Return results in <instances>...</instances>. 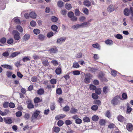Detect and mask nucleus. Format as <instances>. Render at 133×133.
<instances>
[{
	"label": "nucleus",
	"mask_w": 133,
	"mask_h": 133,
	"mask_svg": "<svg viewBox=\"0 0 133 133\" xmlns=\"http://www.w3.org/2000/svg\"><path fill=\"white\" fill-rule=\"evenodd\" d=\"M99 119L98 117V116L94 115L93 116L92 118V119L94 121H98Z\"/></svg>",
	"instance_id": "7c9ffc66"
},
{
	"label": "nucleus",
	"mask_w": 133,
	"mask_h": 133,
	"mask_svg": "<svg viewBox=\"0 0 133 133\" xmlns=\"http://www.w3.org/2000/svg\"><path fill=\"white\" fill-rule=\"evenodd\" d=\"M65 123L67 125H70L72 123V122L70 120H67L65 122Z\"/></svg>",
	"instance_id": "8fccbe9b"
},
{
	"label": "nucleus",
	"mask_w": 133,
	"mask_h": 133,
	"mask_svg": "<svg viewBox=\"0 0 133 133\" xmlns=\"http://www.w3.org/2000/svg\"><path fill=\"white\" fill-rule=\"evenodd\" d=\"M55 72L57 75L60 74L62 72V69L61 68H57L55 70Z\"/></svg>",
	"instance_id": "412c9836"
},
{
	"label": "nucleus",
	"mask_w": 133,
	"mask_h": 133,
	"mask_svg": "<svg viewBox=\"0 0 133 133\" xmlns=\"http://www.w3.org/2000/svg\"><path fill=\"white\" fill-rule=\"evenodd\" d=\"M50 53H57L58 51L56 47H54L51 49L49 50Z\"/></svg>",
	"instance_id": "f8f14e48"
},
{
	"label": "nucleus",
	"mask_w": 133,
	"mask_h": 133,
	"mask_svg": "<svg viewBox=\"0 0 133 133\" xmlns=\"http://www.w3.org/2000/svg\"><path fill=\"white\" fill-rule=\"evenodd\" d=\"M82 12L85 14L88 15L89 14V10L87 8H83L82 9Z\"/></svg>",
	"instance_id": "4be33fe9"
},
{
	"label": "nucleus",
	"mask_w": 133,
	"mask_h": 133,
	"mask_svg": "<svg viewBox=\"0 0 133 133\" xmlns=\"http://www.w3.org/2000/svg\"><path fill=\"white\" fill-rule=\"evenodd\" d=\"M68 15L69 17L71 18L74 16V14L72 12L70 11L68 13Z\"/></svg>",
	"instance_id": "a18cd8bd"
},
{
	"label": "nucleus",
	"mask_w": 133,
	"mask_h": 133,
	"mask_svg": "<svg viewBox=\"0 0 133 133\" xmlns=\"http://www.w3.org/2000/svg\"><path fill=\"white\" fill-rule=\"evenodd\" d=\"M30 24L32 26L34 27L36 26V23L35 21H32L30 22Z\"/></svg>",
	"instance_id": "bf43d9fd"
},
{
	"label": "nucleus",
	"mask_w": 133,
	"mask_h": 133,
	"mask_svg": "<svg viewBox=\"0 0 133 133\" xmlns=\"http://www.w3.org/2000/svg\"><path fill=\"white\" fill-rule=\"evenodd\" d=\"M60 130V128L58 127H56L53 128V131L56 132H58Z\"/></svg>",
	"instance_id": "6e6d98bb"
},
{
	"label": "nucleus",
	"mask_w": 133,
	"mask_h": 133,
	"mask_svg": "<svg viewBox=\"0 0 133 133\" xmlns=\"http://www.w3.org/2000/svg\"><path fill=\"white\" fill-rule=\"evenodd\" d=\"M64 124L63 121L62 120H59L57 122V125L59 127L62 126Z\"/></svg>",
	"instance_id": "680f3d73"
},
{
	"label": "nucleus",
	"mask_w": 133,
	"mask_h": 133,
	"mask_svg": "<svg viewBox=\"0 0 133 133\" xmlns=\"http://www.w3.org/2000/svg\"><path fill=\"white\" fill-rule=\"evenodd\" d=\"M83 121L84 122H89L90 121V119L87 116L84 117L83 118Z\"/></svg>",
	"instance_id": "72a5a7b5"
},
{
	"label": "nucleus",
	"mask_w": 133,
	"mask_h": 133,
	"mask_svg": "<svg viewBox=\"0 0 133 133\" xmlns=\"http://www.w3.org/2000/svg\"><path fill=\"white\" fill-rule=\"evenodd\" d=\"M13 33L14 35V39L16 40H18L20 38L19 32L17 30H14L13 31Z\"/></svg>",
	"instance_id": "7ed1b4c3"
},
{
	"label": "nucleus",
	"mask_w": 133,
	"mask_h": 133,
	"mask_svg": "<svg viewBox=\"0 0 133 133\" xmlns=\"http://www.w3.org/2000/svg\"><path fill=\"white\" fill-rule=\"evenodd\" d=\"M39 111H36L32 115V118L34 119L36 118L39 115Z\"/></svg>",
	"instance_id": "a211bd4d"
},
{
	"label": "nucleus",
	"mask_w": 133,
	"mask_h": 133,
	"mask_svg": "<svg viewBox=\"0 0 133 133\" xmlns=\"http://www.w3.org/2000/svg\"><path fill=\"white\" fill-rule=\"evenodd\" d=\"M58 18L57 17L55 16H52L51 18V20L53 22H56L58 20Z\"/></svg>",
	"instance_id": "473e14b6"
},
{
	"label": "nucleus",
	"mask_w": 133,
	"mask_h": 133,
	"mask_svg": "<svg viewBox=\"0 0 133 133\" xmlns=\"http://www.w3.org/2000/svg\"><path fill=\"white\" fill-rule=\"evenodd\" d=\"M94 103V104H97L98 105H99L101 104V101L99 100H95Z\"/></svg>",
	"instance_id": "864d4df0"
},
{
	"label": "nucleus",
	"mask_w": 133,
	"mask_h": 133,
	"mask_svg": "<svg viewBox=\"0 0 133 133\" xmlns=\"http://www.w3.org/2000/svg\"><path fill=\"white\" fill-rule=\"evenodd\" d=\"M14 42V40L12 38H10L8 39L7 41V43L10 44H12Z\"/></svg>",
	"instance_id": "09e8293b"
},
{
	"label": "nucleus",
	"mask_w": 133,
	"mask_h": 133,
	"mask_svg": "<svg viewBox=\"0 0 133 133\" xmlns=\"http://www.w3.org/2000/svg\"><path fill=\"white\" fill-rule=\"evenodd\" d=\"M51 28L52 30L56 31L58 29V27L55 25H53L51 26Z\"/></svg>",
	"instance_id": "2f4dec72"
},
{
	"label": "nucleus",
	"mask_w": 133,
	"mask_h": 133,
	"mask_svg": "<svg viewBox=\"0 0 133 133\" xmlns=\"http://www.w3.org/2000/svg\"><path fill=\"white\" fill-rule=\"evenodd\" d=\"M50 82L51 84H55L56 83V80L55 79H52L50 80Z\"/></svg>",
	"instance_id": "e2e57ef3"
},
{
	"label": "nucleus",
	"mask_w": 133,
	"mask_h": 133,
	"mask_svg": "<svg viewBox=\"0 0 133 133\" xmlns=\"http://www.w3.org/2000/svg\"><path fill=\"white\" fill-rule=\"evenodd\" d=\"M91 108L93 110L96 111L97 110L98 107L96 105H94L91 107Z\"/></svg>",
	"instance_id": "603ef678"
},
{
	"label": "nucleus",
	"mask_w": 133,
	"mask_h": 133,
	"mask_svg": "<svg viewBox=\"0 0 133 133\" xmlns=\"http://www.w3.org/2000/svg\"><path fill=\"white\" fill-rule=\"evenodd\" d=\"M84 5L86 6L89 7L91 5V3L90 1L88 0L85 1L83 3Z\"/></svg>",
	"instance_id": "aec40b11"
},
{
	"label": "nucleus",
	"mask_w": 133,
	"mask_h": 133,
	"mask_svg": "<svg viewBox=\"0 0 133 133\" xmlns=\"http://www.w3.org/2000/svg\"><path fill=\"white\" fill-rule=\"evenodd\" d=\"M1 66L3 68L9 69L11 70L12 69V66L11 65H10L8 64H3Z\"/></svg>",
	"instance_id": "ddd939ff"
},
{
	"label": "nucleus",
	"mask_w": 133,
	"mask_h": 133,
	"mask_svg": "<svg viewBox=\"0 0 133 133\" xmlns=\"http://www.w3.org/2000/svg\"><path fill=\"white\" fill-rule=\"evenodd\" d=\"M124 15L127 16H128L130 13V10L129 11L128 9L125 8L124 10Z\"/></svg>",
	"instance_id": "b1692460"
},
{
	"label": "nucleus",
	"mask_w": 133,
	"mask_h": 133,
	"mask_svg": "<svg viewBox=\"0 0 133 133\" xmlns=\"http://www.w3.org/2000/svg\"><path fill=\"white\" fill-rule=\"evenodd\" d=\"M92 77V76L91 74L90 73L86 74L84 79V82L87 84L89 83L90 82V79Z\"/></svg>",
	"instance_id": "f03ea898"
},
{
	"label": "nucleus",
	"mask_w": 133,
	"mask_h": 133,
	"mask_svg": "<svg viewBox=\"0 0 133 133\" xmlns=\"http://www.w3.org/2000/svg\"><path fill=\"white\" fill-rule=\"evenodd\" d=\"M105 43L108 45H111L113 44V42L111 40L108 39L105 41Z\"/></svg>",
	"instance_id": "f3484780"
},
{
	"label": "nucleus",
	"mask_w": 133,
	"mask_h": 133,
	"mask_svg": "<svg viewBox=\"0 0 133 133\" xmlns=\"http://www.w3.org/2000/svg\"><path fill=\"white\" fill-rule=\"evenodd\" d=\"M109 91V89L108 87H104L103 89V92L105 94L107 93Z\"/></svg>",
	"instance_id": "4c0bfd02"
},
{
	"label": "nucleus",
	"mask_w": 133,
	"mask_h": 133,
	"mask_svg": "<svg viewBox=\"0 0 133 133\" xmlns=\"http://www.w3.org/2000/svg\"><path fill=\"white\" fill-rule=\"evenodd\" d=\"M117 119L118 120L121 122H125L126 121V119L121 115H119L118 116Z\"/></svg>",
	"instance_id": "9d476101"
},
{
	"label": "nucleus",
	"mask_w": 133,
	"mask_h": 133,
	"mask_svg": "<svg viewBox=\"0 0 133 133\" xmlns=\"http://www.w3.org/2000/svg\"><path fill=\"white\" fill-rule=\"evenodd\" d=\"M79 28H81L80 24H75L71 26V28L74 30H76Z\"/></svg>",
	"instance_id": "dca6fc26"
},
{
	"label": "nucleus",
	"mask_w": 133,
	"mask_h": 133,
	"mask_svg": "<svg viewBox=\"0 0 133 133\" xmlns=\"http://www.w3.org/2000/svg\"><path fill=\"white\" fill-rule=\"evenodd\" d=\"M75 122L77 124H80L82 122V120L81 119L78 118L75 120Z\"/></svg>",
	"instance_id": "de8ad7c7"
},
{
	"label": "nucleus",
	"mask_w": 133,
	"mask_h": 133,
	"mask_svg": "<svg viewBox=\"0 0 133 133\" xmlns=\"http://www.w3.org/2000/svg\"><path fill=\"white\" fill-rule=\"evenodd\" d=\"M30 17L32 18L35 19L36 18L37 15L34 12H31L29 13Z\"/></svg>",
	"instance_id": "2eb2a0df"
},
{
	"label": "nucleus",
	"mask_w": 133,
	"mask_h": 133,
	"mask_svg": "<svg viewBox=\"0 0 133 133\" xmlns=\"http://www.w3.org/2000/svg\"><path fill=\"white\" fill-rule=\"evenodd\" d=\"M104 76V74L103 73L101 72H100L98 76V78L101 79L102 77Z\"/></svg>",
	"instance_id": "5fc2aeb1"
},
{
	"label": "nucleus",
	"mask_w": 133,
	"mask_h": 133,
	"mask_svg": "<svg viewBox=\"0 0 133 133\" xmlns=\"http://www.w3.org/2000/svg\"><path fill=\"white\" fill-rule=\"evenodd\" d=\"M41 60L42 64L44 66H47L49 65V63L48 62V60L47 59L45 58H44L42 57L41 58Z\"/></svg>",
	"instance_id": "423d86ee"
},
{
	"label": "nucleus",
	"mask_w": 133,
	"mask_h": 133,
	"mask_svg": "<svg viewBox=\"0 0 133 133\" xmlns=\"http://www.w3.org/2000/svg\"><path fill=\"white\" fill-rule=\"evenodd\" d=\"M51 63L54 66H57L58 64L57 61L55 60L52 61L51 62Z\"/></svg>",
	"instance_id": "ea45409f"
},
{
	"label": "nucleus",
	"mask_w": 133,
	"mask_h": 133,
	"mask_svg": "<svg viewBox=\"0 0 133 133\" xmlns=\"http://www.w3.org/2000/svg\"><path fill=\"white\" fill-rule=\"evenodd\" d=\"M16 29L20 32L23 31V29L22 27L19 25H18L16 26Z\"/></svg>",
	"instance_id": "58836bf2"
},
{
	"label": "nucleus",
	"mask_w": 133,
	"mask_h": 133,
	"mask_svg": "<svg viewBox=\"0 0 133 133\" xmlns=\"http://www.w3.org/2000/svg\"><path fill=\"white\" fill-rule=\"evenodd\" d=\"M90 89L91 90H94L96 89V87L93 85L91 84L90 85Z\"/></svg>",
	"instance_id": "774afa93"
},
{
	"label": "nucleus",
	"mask_w": 133,
	"mask_h": 133,
	"mask_svg": "<svg viewBox=\"0 0 133 133\" xmlns=\"http://www.w3.org/2000/svg\"><path fill=\"white\" fill-rule=\"evenodd\" d=\"M80 24L81 28H83L88 27L89 23L87 22H85Z\"/></svg>",
	"instance_id": "9b49d317"
},
{
	"label": "nucleus",
	"mask_w": 133,
	"mask_h": 133,
	"mask_svg": "<svg viewBox=\"0 0 133 133\" xmlns=\"http://www.w3.org/2000/svg\"><path fill=\"white\" fill-rule=\"evenodd\" d=\"M42 101V99H40L38 97H36L34 99V102L36 103L41 102Z\"/></svg>",
	"instance_id": "5701e85b"
},
{
	"label": "nucleus",
	"mask_w": 133,
	"mask_h": 133,
	"mask_svg": "<svg viewBox=\"0 0 133 133\" xmlns=\"http://www.w3.org/2000/svg\"><path fill=\"white\" fill-rule=\"evenodd\" d=\"M19 54L20 53L18 52H15L11 54V57H14Z\"/></svg>",
	"instance_id": "37998d69"
},
{
	"label": "nucleus",
	"mask_w": 133,
	"mask_h": 133,
	"mask_svg": "<svg viewBox=\"0 0 133 133\" xmlns=\"http://www.w3.org/2000/svg\"><path fill=\"white\" fill-rule=\"evenodd\" d=\"M119 39H122L123 37L122 35L120 34H117L115 37Z\"/></svg>",
	"instance_id": "0e129e2a"
},
{
	"label": "nucleus",
	"mask_w": 133,
	"mask_h": 133,
	"mask_svg": "<svg viewBox=\"0 0 133 133\" xmlns=\"http://www.w3.org/2000/svg\"><path fill=\"white\" fill-rule=\"evenodd\" d=\"M95 92L97 94L99 95L101 92V89L100 88H98L97 89L96 88L95 90Z\"/></svg>",
	"instance_id": "a19ab883"
},
{
	"label": "nucleus",
	"mask_w": 133,
	"mask_h": 133,
	"mask_svg": "<svg viewBox=\"0 0 133 133\" xmlns=\"http://www.w3.org/2000/svg\"><path fill=\"white\" fill-rule=\"evenodd\" d=\"M126 128L128 131H132L133 130V125L131 123H127Z\"/></svg>",
	"instance_id": "39448f33"
},
{
	"label": "nucleus",
	"mask_w": 133,
	"mask_h": 133,
	"mask_svg": "<svg viewBox=\"0 0 133 133\" xmlns=\"http://www.w3.org/2000/svg\"><path fill=\"white\" fill-rule=\"evenodd\" d=\"M57 5L60 8H62L63 6V3L62 1H59L57 2Z\"/></svg>",
	"instance_id": "e433bc0d"
},
{
	"label": "nucleus",
	"mask_w": 133,
	"mask_h": 133,
	"mask_svg": "<svg viewBox=\"0 0 133 133\" xmlns=\"http://www.w3.org/2000/svg\"><path fill=\"white\" fill-rule=\"evenodd\" d=\"M72 73L73 75H79L80 74V71L78 70L73 71Z\"/></svg>",
	"instance_id": "f704fd0d"
},
{
	"label": "nucleus",
	"mask_w": 133,
	"mask_h": 133,
	"mask_svg": "<svg viewBox=\"0 0 133 133\" xmlns=\"http://www.w3.org/2000/svg\"><path fill=\"white\" fill-rule=\"evenodd\" d=\"M65 7L67 10H69L72 8L71 4H70L66 3L65 5Z\"/></svg>",
	"instance_id": "c756f323"
},
{
	"label": "nucleus",
	"mask_w": 133,
	"mask_h": 133,
	"mask_svg": "<svg viewBox=\"0 0 133 133\" xmlns=\"http://www.w3.org/2000/svg\"><path fill=\"white\" fill-rule=\"evenodd\" d=\"M4 122L6 123L11 124L12 122V121L11 117L4 118Z\"/></svg>",
	"instance_id": "1a4fd4ad"
},
{
	"label": "nucleus",
	"mask_w": 133,
	"mask_h": 133,
	"mask_svg": "<svg viewBox=\"0 0 133 133\" xmlns=\"http://www.w3.org/2000/svg\"><path fill=\"white\" fill-rule=\"evenodd\" d=\"M45 36L42 34H40L38 36V39L40 40L43 41L45 39Z\"/></svg>",
	"instance_id": "393cba45"
},
{
	"label": "nucleus",
	"mask_w": 133,
	"mask_h": 133,
	"mask_svg": "<svg viewBox=\"0 0 133 133\" xmlns=\"http://www.w3.org/2000/svg\"><path fill=\"white\" fill-rule=\"evenodd\" d=\"M44 92V90L43 89H40L37 91V93L40 95L43 94Z\"/></svg>",
	"instance_id": "c9c22d12"
},
{
	"label": "nucleus",
	"mask_w": 133,
	"mask_h": 133,
	"mask_svg": "<svg viewBox=\"0 0 133 133\" xmlns=\"http://www.w3.org/2000/svg\"><path fill=\"white\" fill-rule=\"evenodd\" d=\"M67 12V11L65 9H62L61 11V13L62 14L65 15Z\"/></svg>",
	"instance_id": "338daca9"
},
{
	"label": "nucleus",
	"mask_w": 133,
	"mask_h": 133,
	"mask_svg": "<svg viewBox=\"0 0 133 133\" xmlns=\"http://www.w3.org/2000/svg\"><path fill=\"white\" fill-rule=\"evenodd\" d=\"M54 35V33L52 31L49 32H48L47 34V37L48 38H50L53 36Z\"/></svg>",
	"instance_id": "c03bdc74"
},
{
	"label": "nucleus",
	"mask_w": 133,
	"mask_h": 133,
	"mask_svg": "<svg viewBox=\"0 0 133 133\" xmlns=\"http://www.w3.org/2000/svg\"><path fill=\"white\" fill-rule=\"evenodd\" d=\"M88 70L89 71L91 72L92 73H94L97 70L96 69L90 67H88Z\"/></svg>",
	"instance_id": "cd10ccee"
},
{
	"label": "nucleus",
	"mask_w": 133,
	"mask_h": 133,
	"mask_svg": "<svg viewBox=\"0 0 133 133\" xmlns=\"http://www.w3.org/2000/svg\"><path fill=\"white\" fill-rule=\"evenodd\" d=\"M66 38L65 37H61L57 39L56 43L58 44H61L65 41Z\"/></svg>",
	"instance_id": "0eeeda50"
},
{
	"label": "nucleus",
	"mask_w": 133,
	"mask_h": 133,
	"mask_svg": "<svg viewBox=\"0 0 133 133\" xmlns=\"http://www.w3.org/2000/svg\"><path fill=\"white\" fill-rule=\"evenodd\" d=\"M92 98L94 99H97L98 97L97 95L95 93H93L92 94Z\"/></svg>",
	"instance_id": "49530a36"
},
{
	"label": "nucleus",
	"mask_w": 133,
	"mask_h": 133,
	"mask_svg": "<svg viewBox=\"0 0 133 133\" xmlns=\"http://www.w3.org/2000/svg\"><path fill=\"white\" fill-rule=\"evenodd\" d=\"M72 66L74 68H77L79 67V65L77 62H75L74 63Z\"/></svg>",
	"instance_id": "79ce46f5"
},
{
	"label": "nucleus",
	"mask_w": 133,
	"mask_h": 133,
	"mask_svg": "<svg viewBox=\"0 0 133 133\" xmlns=\"http://www.w3.org/2000/svg\"><path fill=\"white\" fill-rule=\"evenodd\" d=\"M22 115V113L20 111H18L16 112V115L17 117H20Z\"/></svg>",
	"instance_id": "69168bd1"
},
{
	"label": "nucleus",
	"mask_w": 133,
	"mask_h": 133,
	"mask_svg": "<svg viewBox=\"0 0 133 133\" xmlns=\"http://www.w3.org/2000/svg\"><path fill=\"white\" fill-rule=\"evenodd\" d=\"M105 121L104 119H101L99 121V123L101 125H105Z\"/></svg>",
	"instance_id": "052dcab7"
},
{
	"label": "nucleus",
	"mask_w": 133,
	"mask_h": 133,
	"mask_svg": "<svg viewBox=\"0 0 133 133\" xmlns=\"http://www.w3.org/2000/svg\"><path fill=\"white\" fill-rule=\"evenodd\" d=\"M81 12L78 9H76L75 10V14L76 16H79Z\"/></svg>",
	"instance_id": "bb28decb"
},
{
	"label": "nucleus",
	"mask_w": 133,
	"mask_h": 133,
	"mask_svg": "<svg viewBox=\"0 0 133 133\" xmlns=\"http://www.w3.org/2000/svg\"><path fill=\"white\" fill-rule=\"evenodd\" d=\"M92 46L94 48H96L99 50L100 49V46L98 43L93 44L92 45Z\"/></svg>",
	"instance_id": "a878e982"
},
{
	"label": "nucleus",
	"mask_w": 133,
	"mask_h": 133,
	"mask_svg": "<svg viewBox=\"0 0 133 133\" xmlns=\"http://www.w3.org/2000/svg\"><path fill=\"white\" fill-rule=\"evenodd\" d=\"M77 110L74 107H72L71 109L70 112L71 113L73 114H75L77 112Z\"/></svg>",
	"instance_id": "c85d7f7f"
},
{
	"label": "nucleus",
	"mask_w": 133,
	"mask_h": 133,
	"mask_svg": "<svg viewBox=\"0 0 133 133\" xmlns=\"http://www.w3.org/2000/svg\"><path fill=\"white\" fill-rule=\"evenodd\" d=\"M34 33L36 35H38L39 34L40 31L39 30L37 29H35L33 31Z\"/></svg>",
	"instance_id": "3c124183"
},
{
	"label": "nucleus",
	"mask_w": 133,
	"mask_h": 133,
	"mask_svg": "<svg viewBox=\"0 0 133 133\" xmlns=\"http://www.w3.org/2000/svg\"><path fill=\"white\" fill-rule=\"evenodd\" d=\"M30 37L29 35L28 34H25L23 37V39L24 41L28 40Z\"/></svg>",
	"instance_id": "6ab92c4d"
},
{
	"label": "nucleus",
	"mask_w": 133,
	"mask_h": 133,
	"mask_svg": "<svg viewBox=\"0 0 133 133\" xmlns=\"http://www.w3.org/2000/svg\"><path fill=\"white\" fill-rule=\"evenodd\" d=\"M6 41V39L5 37H3L1 39L0 41L1 43L4 44L5 43Z\"/></svg>",
	"instance_id": "4d7b16f0"
},
{
	"label": "nucleus",
	"mask_w": 133,
	"mask_h": 133,
	"mask_svg": "<svg viewBox=\"0 0 133 133\" xmlns=\"http://www.w3.org/2000/svg\"><path fill=\"white\" fill-rule=\"evenodd\" d=\"M115 10V6L112 4L108 6L107 8V11L110 13L112 12Z\"/></svg>",
	"instance_id": "20e7f679"
},
{
	"label": "nucleus",
	"mask_w": 133,
	"mask_h": 133,
	"mask_svg": "<svg viewBox=\"0 0 133 133\" xmlns=\"http://www.w3.org/2000/svg\"><path fill=\"white\" fill-rule=\"evenodd\" d=\"M28 104V108L29 109L33 108H34V105L31 103V100H29L27 102Z\"/></svg>",
	"instance_id": "6e6552de"
},
{
	"label": "nucleus",
	"mask_w": 133,
	"mask_h": 133,
	"mask_svg": "<svg viewBox=\"0 0 133 133\" xmlns=\"http://www.w3.org/2000/svg\"><path fill=\"white\" fill-rule=\"evenodd\" d=\"M65 116V115L63 114L58 115L55 117V119L57 120H58L64 118Z\"/></svg>",
	"instance_id": "4468645a"
},
{
	"label": "nucleus",
	"mask_w": 133,
	"mask_h": 133,
	"mask_svg": "<svg viewBox=\"0 0 133 133\" xmlns=\"http://www.w3.org/2000/svg\"><path fill=\"white\" fill-rule=\"evenodd\" d=\"M120 98L119 96H116L114 97L111 101V103L114 105H117L119 103V100Z\"/></svg>",
	"instance_id": "f257e3e1"
},
{
	"label": "nucleus",
	"mask_w": 133,
	"mask_h": 133,
	"mask_svg": "<svg viewBox=\"0 0 133 133\" xmlns=\"http://www.w3.org/2000/svg\"><path fill=\"white\" fill-rule=\"evenodd\" d=\"M132 110V109L130 107H127L126 113L127 114H130Z\"/></svg>",
	"instance_id": "13d9d810"
}]
</instances>
